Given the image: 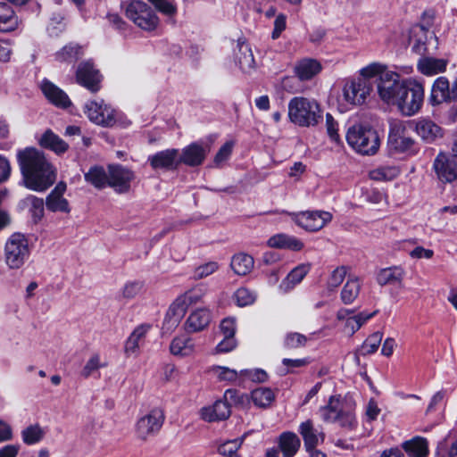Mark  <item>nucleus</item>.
<instances>
[{"label":"nucleus","instance_id":"obj_1","mask_svg":"<svg viewBox=\"0 0 457 457\" xmlns=\"http://www.w3.org/2000/svg\"><path fill=\"white\" fill-rule=\"evenodd\" d=\"M17 159L23 176L24 185L29 189L42 192L55 181L52 165L43 153L33 147L19 150Z\"/></svg>","mask_w":457,"mask_h":457},{"label":"nucleus","instance_id":"obj_2","mask_svg":"<svg viewBox=\"0 0 457 457\" xmlns=\"http://www.w3.org/2000/svg\"><path fill=\"white\" fill-rule=\"evenodd\" d=\"M289 120L299 127L316 126L321 119V109L318 102L303 96H295L287 105Z\"/></svg>","mask_w":457,"mask_h":457},{"label":"nucleus","instance_id":"obj_3","mask_svg":"<svg viewBox=\"0 0 457 457\" xmlns=\"http://www.w3.org/2000/svg\"><path fill=\"white\" fill-rule=\"evenodd\" d=\"M424 96V86L420 82L413 79H406L404 86L392 105L396 106L403 116L411 117L421 109Z\"/></svg>","mask_w":457,"mask_h":457},{"label":"nucleus","instance_id":"obj_4","mask_svg":"<svg viewBox=\"0 0 457 457\" xmlns=\"http://www.w3.org/2000/svg\"><path fill=\"white\" fill-rule=\"evenodd\" d=\"M345 137L348 145L361 154L373 155L379 149V137L377 131L369 125L359 123L351 126Z\"/></svg>","mask_w":457,"mask_h":457},{"label":"nucleus","instance_id":"obj_5","mask_svg":"<svg viewBox=\"0 0 457 457\" xmlns=\"http://www.w3.org/2000/svg\"><path fill=\"white\" fill-rule=\"evenodd\" d=\"M320 413L325 422L338 423L341 427L352 428L355 422L353 403L339 396H331Z\"/></svg>","mask_w":457,"mask_h":457},{"label":"nucleus","instance_id":"obj_6","mask_svg":"<svg viewBox=\"0 0 457 457\" xmlns=\"http://www.w3.org/2000/svg\"><path fill=\"white\" fill-rule=\"evenodd\" d=\"M29 256L30 247L25 235L13 233L7 238L4 245V262L9 269H21Z\"/></svg>","mask_w":457,"mask_h":457},{"label":"nucleus","instance_id":"obj_7","mask_svg":"<svg viewBox=\"0 0 457 457\" xmlns=\"http://www.w3.org/2000/svg\"><path fill=\"white\" fill-rule=\"evenodd\" d=\"M125 14L138 28L152 31L159 24V18L154 11L141 0H133L125 6Z\"/></svg>","mask_w":457,"mask_h":457},{"label":"nucleus","instance_id":"obj_8","mask_svg":"<svg viewBox=\"0 0 457 457\" xmlns=\"http://www.w3.org/2000/svg\"><path fill=\"white\" fill-rule=\"evenodd\" d=\"M415 141L407 135L406 125L402 120H393L389 124L387 151L389 154H411Z\"/></svg>","mask_w":457,"mask_h":457},{"label":"nucleus","instance_id":"obj_9","mask_svg":"<svg viewBox=\"0 0 457 457\" xmlns=\"http://www.w3.org/2000/svg\"><path fill=\"white\" fill-rule=\"evenodd\" d=\"M84 112L87 117L96 125L112 127L117 121V111L102 99L87 102Z\"/></svg>","mask_w":457,"mask_h":457},{"label":"nucleus","instance_id":"obj_10","mask_svg":"<svg viewBox=\"0 0 457 457\" xmlns=\"http://www.w3.org/2000/svg\"><path fill=\"white\" fill-rule=\"evenodd\" d=\"M373 90L370 81L364 79H354L345 81L342 88L343 100L351 105L365 104Z\"/></svg>","mask_w":457,"mask_h":457},{"label":"nucleus","instance_id":"obj_11","mask_svg":"<svg viewBox=\"0 0 457 457\" xmlns=\"http://www.w3.org/2000/svg\"><path fill=\"white\" fill-rule=\"evenodd\" d=\"M291 219L297 226L309 232L323 228L332 220V214L325 211H305L290 213Z\"/></svg>","mask_w":457,"mask_h":457},{"label":"nucleus","instance_id":"obj_12","mask_svg":"<svg viewBox=\"0 0 457 457\" xmlns=\"http://www.w3.org/2000/svg\"><path fill=\"white\" fill-rule=\"evenodd\" d=\"M164 421L162 410L154 408L138 419L136 423V435L141 440H147L156 435Z\"/></svg>","mask_w":457,"mask_h":457},{"label":"nucleus","instance_id":"obj_13","mask_svg":"<svg viewBox=\"0 0 457 457\" xmlns=\"http://www.w3.org/2000/svg\"><path fill=\"white\" fill-rule=\"evenodd\" d=\"M432 170L442 183H452L457 179V154L440 152L435 158Z\"/></svg>","mask_w":457,"mask_h":457},{"label":"nucleus","instance_id":"obj_14","mask_svg":"<svg viewBox=\"0 0 457 457\" xmlns=\"http://www.w3.org/2000/svg\"><path fill=\"white\" fill-rule=\"evenodd\" d=\"M135 178L134 171L125 166L120 164L108 166V187L118 194L129 193Z\"/></svg>","mask_w":457,"mask_h":457},{"label":"nucleus","instance_id":"obj_15","mask_svg":"<svg viewBox=\"0 0 457 457\" xmlns=\"http://www.w3.org/2000/svg\"><path fill=\"white\" fill-rule=\"evenodd\" d=\"M403 86H404V79L401 80L398 73L389 71L378 80V94L383 102L393 104Z\"/></svg>","mask_w":457,"mask_h":457},{"label":"nucleus","instance_id":"obj_16","mask_svg":"<svg viewBox=\"0 0 457 457\" xmlns=\"http://www.w3.org/2000/svg\"><path fill=\"white\" fill-rule=\"evenodd\" d=\"M102 76L90 61L79 64L76 71V81L92 93L100 89Z\"/></svg>","mask_w":457,"mask_h":457},{"label":"nucleus","instance_id":"obj_17","mask_svg":"<svg viewBox=\"0 0 457 457\" xmlns=\"http://www.w3.org/2000/svg\"><path fill=\"white\" fill-rule=\"evenodd\" d=\"M147 162L155 170H176L181 163V160H179V150L174 148L159 151L154 154L149 155Z\"/></svg>","mask_w":457,"mask_h":457},{"label":"nucleus","instance_id":"obj_18","mask_svg":"<svg viewBox=\"0 0 457 457\" xmlns=\"http://www.w3.org/2000/svg\"><path fill=\"white\" fill-rule=\"evenodd\" d=\"M416 134L426 143L431 144L443 137V129L428 118H419L410 122Z\"/></svg>","mask_w":457,"mask_h":457},{"label":"nucleus","instance_id":"obj_19","mask_svg":"<svg viewBox=\"0 0 457 457\" xmlns=\"http://www.w3.org/2000/svg\"><path fill=\"white\" fill-rule=\"evenodd\" d=\"M209 151L208 146L200 143H192L183 149L179 160L188 166H198L203 163Z\"/></svg>","mask_w":457,"mask_h":457},{"label":"nucleus","instance_id":"obj_20","mask_svg":"<svg viewBox=\"0 0 457 457\" xmlns=\"http://www.w3.org/2000/svg\"><path fill=\"white\" fill-rule=\"evenodd\" d=\"M40 88L44 96L53 104L66 108L71 105V100L67 94L47 79L42 80Z\"/></svg>","mask_w":457,"mask_h":457},{"label":"nucleus","instance_id":"obj_21","mask_svg":"<svg viewBox=\"0 0 457 457\" xmlns=\"http://www.w3.org/2000/svg\"><path fill=\"white\" fill-rule=\"evenodd\" d=\"M322 70L321 63L313 58H303L299 60L294 68L297 78L302 81L312 79Z\"/></svg>","mask_w":457,"mask_h":457},{"label":"nucleus","instance_id":"obj_22","mask_svg":"<svg viewBox=\"0 0 457 457\" xmlns=\"http://www.w3.org/2000/svg\"><path fill=\"white\" fill-rule=\"evenodd\" d=\"M299 433L303 439L307 451L316 448L324 441V434L314 428L312 421L310 420L300 424Z\"/></svg>","mask_w":457,"mask_h":457},{"label":"nucleus","instance_id":"obj_23","mask_svg":"<svg viewBox=\"0 0 457 457\" xmlns=\"http://www.w3.org/2000/svg\"><path fill=\"white\" fill-rule=\"evenodd\" d=\"M170 352L180 358L192 356L195 353V340L187 335L177 336L170 344Z\"/></svg>","mask_w":457,"mask_h":457},{"label":"nucleus","instance_id":"obj_24","mask_svg":"<svg viewBox=\"0 0 457 457\" xmlns=\"http://www.w3.org/2000/svg\"><path fill=\"white\" fill-rule=\"evenodd\" d=\"M66 191V184L63 182H59L53 191L46 197V207L49 211L52 212H69V204L68 201L63 198V194Z\"/></svg>","mask_w":457,"mask_h":457},{"label":"nucleus","instance_id":"obj_25","mask_svg":"<svg viewBox=\"0 0 457 457\" xmlns=\"http://www.w3.org/2000/svg\"><path fill=\"white\" fill-rule=\"evenodd\" d=\"M200 415L204 420L208 422L223 420L230 416V408L228 403L218 400L212 405L202 408Z\"/></svg>","mask_w":457,"mask_h":457},{"label":"nucleus","instance_id":"obj_26","mask_svg":"<svg viewBox=\"0 0 457 457\" xmlns=\"http://www.w3.org/2000/svg\"><path fill=\"white\" fill-rule=\"evenodd\" d=\"M428 100L432 105L451 102L450 83L445 77H438L434 81Z\"/></svg>","mask_w":457,"mask_h":457},{"label":"nucleus","instance_id":"obj_27","mask_svg":"<svg viewBox=\"0 0 457 457\" xmlns=\"http://www.w3.org/2000/svg\"><path fill=\"white\" fill-rule=\"evenodd\" d=\"M211 313L207 309H197L193 312L185 322V329L189 333L199 332L208 327Z\"/></svg>","mask_w":457,"mask_h":457},{"label":"nucleus","instance_id":"obj_28","mask_svg":"<svg viewBox=\"0 0 457 457\" xmlns=\"http://www.w3.org/2000/svg\"><path fill=\"white\" fill-rule=\"evenodd\" d=\"M268 245L272 248L287 249L291 251H301L304 245L294 236L279 233L272 236L267 242Z\"/></svg>","mask_w":457,"mask_h":457},{"label":"nucleus","instance_id":"obj_29","mask_svg":"<svg viewBox=\"0 0 457 457\" xmlns=\"http://www.w3.org/2000/svg\"><path fill=\"white\" fill-rule=\"evenodd\" d=\"M149 329L150 325L143 324L133 330L125 343V353L127 356H137L138 354L139 348Z\"/></svg>","mask_w":457,"mask_h":457},{"label":"nucleus","instance_id":"obj_30","mask_svg":"<svg viewBox=\"0 0 457 457\" xmlns=\"http://www.w3.org/2000/svg\"><path fill=\"white\" fill-rule=\"evenodd\" d=\"M405 276L404 270L400 266H392L378 270L376 280L379 286L401 285Z\"/></svg>","mask_w":457,"mask_h":457},{"label":"nucleus","instance_id":"obj_31","mask_svg":"<svg viewBox=\"0 0 457 457\" xmlns=\"http://www.w3.org/2000/svg\"><path fill=\"white\" fill-rule=\"evenodd\" d=\"M311 270L310 263H302L293 269L279 285L280 291L287 293L298 285Z\"/></svg>","mask_w":457,"mask_h":457},{"label":"nucleus","instance_id":"obj_32","mask_svg":"<svg viewBox=\"0 0 457 457\" xmlns=\"http://www.w3.org/2000/svg\"><path fill=\"white\" fill-rule=\"evenodd\" d=\"M236 62L244 72H251L254 70L255 62L253 52L248 44L238 41L237 44Z\"/></svg>","mask_w":457,"mask_h":457},{"label":"nucleus","instance_id":"obj_33","mask_svg":"<svg viewBox=\"0 0 457 457\" xmlns=\"http://www.w3.org/2000/svg\"><path fill=\"white\" fill-rule=\"evenodd\" d=\"M187 309V306L183 299L180 296L177 297L167 311L164 326H168L170 329L176 328L184 317Z\"/></svg>","mask_w":457,"mask_h":457},{"label":"nucleus","instance_id":"obj_34","mask_svg":"<svg viewBox=\"0 0 457 457\" xmlns=\"http://www.w3.org/2000/svg\"><path fill=\"white\" fill-rule=\"evenodd\" d=\"M18 17L12 7L4 2H0V31L10 32L17 29Z\"/></svg>","mask_w":457,"mask_h":457},{"label":"nucleus","instance_id":"obj_35","mask_svg":"<svg viewBox=\"0 0 457 457\" xmlns=\"http://www.w3.org/2000/svg\"><path fill=\"white\" fill-rule=\"evenodd\" d=\"M447 62L445 59L423 57L418 62V70L426 76H433L445 71Z\"/></svg>","mask_w":457,"mask_h":457},{"label":"nucleus","instance_id":"obj_36","mask_svg":"<svg viewBox=\"0 0 457 457\" xmlns=\"http://www.w3.org/2000/svg\"><path fill=\"white\" fill-rule=\"evenodd\" d=\"M300 445L301 441L299 437L293 432H284L279 436L278 447L284 457L295 456Z\"/></svg>","mask_w":457,"mask_h":457},{"label":"nucleus","instance_id":"obj_37","mask_svg":"<svg viewBox=\"0 0 457 457\" xmlns=\"http://www.w3.org/2000/svg\"><path fill=\"white\" fill-rule=\"evenodd\" d=\"M253 258L244 253L235 254L230 262L231 269L238 276L249 274L253 270Z\"/></svg>","mask_w":457,"mask_h":457},{"label":"nucleus","instance_id":"obj_38","mask_svg":"<svg viewBox=\"0 0 457 457\" xmlns=\"http://www.w3.org/2000/svg\"><path fill=\"white\" fill-rule=\"evenodd\" d=\"M85 180L96 188L102 189L108 187V171L102 166L95 165L90 167L84 174Z\"/></svg>","mask_w":457,"mask_h":457},{"label":"nucleus","instance_id":"obj_39","mask_svg":"<svg viewBox=\"0 0 457 457\" xmlns=\"http://www.w3.org/2000/svg\"><path fill=\"white\" fill-rule=\"evenodd\" d=\"M39 143L43 147L48 148L56 154H62L68 149V144L50 129L42 135Z\"/></svg>","mask_w":457,"mask_h":457},{"label":"nucleus","instance_id":"obj_40","mask_svg":"<svg viewBox=\"0 0 457 457\" xmlns=\"http://www.w3.org/2000/svg\"><path fill=\"white\" fill-rule=\"evenodd\" d=\"M403 449L412 457H426L428 454V445L426 438L415 436L403 445Z\"/></svg>","mask_w":457,"mask_h":457},{"label":"nucleus","instance_id":"obj_41","mask_svg":"<svg viewBox=\"0 0 457 457\" xmlns=\"http://www.w3.org/2000/svg\"><path fill=\"white\" fill-rule=\"evenodd\" d=\"M253 404L259 408H268L275 401V393L269 387H258L251 392Z\"/></svg>","mask_w":457,"mask_h":457},{"label":"nucleus","instance_id":"obj_42","mask_svg":"<svg viewBox=\"0 0 457 457\" xmlns=\"http://www.w3.org/2000/svg\"><path fill=\"white\" fill-rule=\"evenodd\" d=\"M361 283L358 278H349L341 291V300L345 304L352 303L359 295Z\"/></svg>","mask_w":457,"mask_h":457},{"label":"nucleus","instance_id":"obj_43","mask_svg":"<svg viewBox=\"0 0 457 457\" xmlns=\"http://www.w3.org/2000/svg\"><path fill=\"white\" fill-rule=\"evenodd\" d=\"M21 438L28 445H36L43 440L46 430L39 424H32L21 430Z\"/></svg>","mask_w":457,"mask_h":457},{"label":"nucleus","instance_id":"obj_44","mask_svg":"<svg viewBox=\"0 0 457 457\" xmlns=\"http://www.w3.org/2000/svg\"><path fill=\"white\" fill-rule=\"evenodd\" d=\"M83 55L82 48L75 44H70L55 54L59 62H73Z\"/></svg>","mask_w":457,"mask_h":457},{"label":"nucleus","instance_id":"obj_45","mask_svg":"<svg viewBox=\"0 0 457 457\" xmlns=\"http://www.w3.org/2000/svg\"><path fill=\"white\" fill-rule=\"evenodd\" d=\"M389 72L386 66L380 62H371L360 70L359 79H364L370 81L371 79L378 77V79L384 73Z\"/></svg>","mask_w":457,"mask_h":457},{"label":"nucleus","instance_id":"obj_46","mask_svg":"<svg viewBox=\"0 0 457 457\" xmlns=\"http://www.w3.org/2000/svg\"><path fill=\"white\" fill-rule=\"evenodd\" d=\"M220 270L219 262L210 261L196 266L193 270L192 278L194 280L204 279Z\"/></svg>","mask_w":457,"mask_h":457},{"label":"nucleus","instance_id":"obj_47","mask_svg":"<svg viewBox=\"0 0 457 457\" xmlns=\"http://www.w3.org/2000/svg\"><path fill=\"white\" fill-rule=\"evenodd\" d=\"M400 170L395 166H382L370 172V177L373 180H392L396 178Z\"/></svg>","mask_w":457,"mask_h":457},{"label":"nucleus","instance_id":"obj_48","mask_svg":"<svg viewBox=\"0 0 457 457\" xmlns=\"http://www.w3.org/2000/svg\"><path fill=\"white\" fill-rule=\"evenodd\" d=\"M212 373L220 381L235 382L242 378L240 371L225 366L213 367Z\"/></svg>","mask_w":457,"mask_h":457},{"label":"nucleus","instance_id":"obj_49","mask_svg":"<svg viewBox=\"0 0 457 457\" xmlns=\"http://www.w3.org/2000/svg\"><path fill=\"white\" fill-rule=\"evenodd\" d=\"M207 289L204 286L199 285L179 295L186 305L188 307L192 304L199 303L205 295Z\"/></svg>","mask_w":457,"mask_h":457},{"label":"nucleus","instance_id":"obj_50","mask_svg":"<svg viewBox=\"0 0 457 457\" xmlns=\"http://www.w3.org/2000/svg\"><path fill=\"white\" fill-rule=\"evenodd\" d=\"M25 203L29 206V212L35 222H37L44 215L43 199L29 195L25 198Z\"/></svg>","mask_w":457,"mask_h":457},{"label":"nucleus","instance_id":"obj_51","mask_svg":"<svg viewBox=\"0 0 457 457\" xmlns=\"http://www.w3.org/2000/svg\"><path fill=\"white\" fill-rule=\"evenodd\" d=\"M347 274V268L345 266H338L334 269L327 280V288L329 291L336 290L344 281Z\"/></svg>","mask_w":457,"mask_h":457},{"label":"nucleus","instance_id":"obj_52","mask_svg":"<svg viewBox=\"0 0 457 457\" xmlns=\"http://www.w3.org/2000/svg\"><path fill=\"white\" fill-rule=\"evenodd\" d=\"M107 366V363L102 361L99 354H93L86 362L85 366L81 370V376L85 378H89L95 372H96L100 368H104Z\"/></svg>","mask_w":457,"mask_h":457},{"label":"nucleus","instance_id":"obj_53","mask_svg":"<svg viewBox=\"0 0 457 457\" xmlns=\"http://www.w3.org/2000/svg\"><path fill=\"white\" fill-rule=\"evenodd\" d=\"M382 340V334L376 332L370 335L361 345L360 353L362 355L371 354L375 353Z\"/></svg>","mask_w":457,"mask_h":457},{"label":"nucleus","instance_id":"obj_54","mask_svg":"<svg viewBox=\"0 0 457 457\" xmlns=\"http://www.w3.org/2000/svg\"><path fill=\"white\" fill-rule=\"evenodd\" d=\"M234 298L238 306L244 307L253 303L256 299V295L254 292L245 287H241L235 292Z\"/></svg>","mask_w":457,"mask_h":457},{"label":"nucleus","instance_id":"obj_55","mask_svg":"<svg viewBox=\"0 0 457 457\" xmlns=\"http://www.w3.org/2000/svg\"><path fill=\"white\" fill-rule=\"evenodd\" d=\"M307 338L304 335L292 332L288 333L284 340V345L287 348L294 349L298 347H303L305 345Z\"/></svg>","mask_w":457,"mask_h":457},{"label":"nucleus","instance_id":"obj_56","mask_svg":"<svg viewBox=\"0 0 457 457\" xmlns=\"http://www.w3.org/2000/svg\"><path fill=\"white\" fill-rule=\"evenodd\" d=\"M242 445V439L237 438L234 440H228L223 444H221L219 448L218 452L224 455V456H237L236 454L237 451L239 449V447Z\"/></svg>","mask_w":457,"mask_h":457},{"label":"nucleus","instance_id":"obj_57","mask_svg":"<svg viewBox=\"0 0 457 457\" xmlns=\"http://www.w3.org/2000/svg\"><path fill=\"white\" fill-rule=\"evenodd\" d=\"M162 13L167 16H173L177 12V7L170 0H148Z\"/></svg>","mask_w":457,"mask_h":457},{"label":"nucleus","instance_id":"obj_58","mask_svg":"<svg viewBox=\"0 0 457 457\" xmlns=\"http://www.w3.org/2000/svg\"><path fill=\"white\" fill-rule=\"evenodd\" d=\"M247 400V395L244 394H240L236 389H227L224 393V401L225 403H228V405L230 407V405H237V404H243Z\"/></svg>","mask_w":457,"mask_h":457},{"label":"nucleus","instance_id":"obj_59","mask_svg":"<svg viewBox=\"0 0 457 457\" xmlns=\"http://www.w3.org/2000/svg\"><path fill=\"white\" fill-rule=\"evenodd\" d=\"M326 127L327 133L330 139L336 143H339L340 136L338 134V124L330 113L326 114Z\"/></svg>","mask_w":457,"mask_h":457},{"label":"nucleus","instance_id":"obj_60","mask_svg":"<svg viewBox=\"0 0 457 457\" xmlns=\"http://www.w3.org/2000/svg\"><path fill=\"white\" fill-rule=\"evenodd\" d=\"M242 379L248 378L255 382H264L268 378L267 373L263 370H240Z\"/></svg>","mask_w":457,"mask_h":457},{"label":"nucleus","instance_id":"obj_61","mask_svg":"<svg viewBox=\"0 0 457 457\" xmlns=\"http://www.w3.org/2000/svg\"><path fill=\"white\" fill-rule=\"evenodd\" d=\"M234 146L233 142L225 143L218 151L214 157V163L216 166H220L225 161H227L231 155L232 149Z\"/></svg>","mask_w":457,"mask_h":457},{"label":"nucleus","instance_id":"obj_62","mask_svg":"<svg viewBox=\"0 0 457 457\" xmlns=\"http://www.w3.org/2000/svg\"><path fill=\"white\" fill-rule=\"evenodd\" d=\"M237 346V342L234 337H224V339L220 341L215 347V353H225L232 351Z\"/></svg>","mask_w":457,"mask_h":457},{"label":"nucleus","instance_id":"obj_63","mask_svg":"<svg viewBox=\"0 0 457 457\" xmlns=\"http://www.w3.org/2000/svg\"><path fill=\"white\" fill-rule=\"evenodd\" d=\"M287 27V17L283 13H279L276 16L274 21V29L271 33V37L273 39H277L279 37L282 31L286 29Z\"/></svg>","mask_w":457,"mask_h":457},{"label":"nucleus","instance_id":"obj_64","mask_svg":"<svg viewBox=\"0 0 457 457\" xmlns=\"http://www.w3.org/2000/svg\"><path fill=\"white\" fill-rule=\"evenodd\" d=\"M224 337H234L236 333V320L234 318H226L220 325Z\"/></svg>","mask_w":457,"mask_h":457}]
</instances>
